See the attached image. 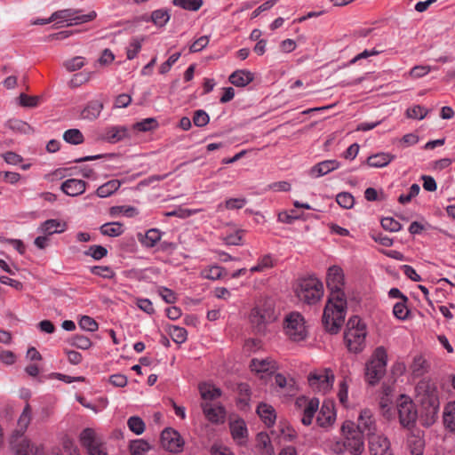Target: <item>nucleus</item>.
<instances>
[{
    "mask_svg": "<svg viewBox=\"0 0 455 455\" xmlns=\"http://www.w3.org/2000/svg\"><path fill=\"white\" fill-rule=\"evenodd\" d=\"M326 284L330 295L323 310V324L329 333L337 334L345 322L347 312L344 274L339 267L332 266L328 269Z\"/></svg>",
    "mask_w": 455,
    "mask_h": 455,
    "instance_id": "1",
    "label": "nucleus"
},
{
    "mask_svg": "<svg viewBox=\"0 0 455 455\" xmlns=\"http://www.w3.org/2000/svg\"><path fill=\"white\" fill-rule=\"evenodd\" d=\"M415 393L422 425L430 427L436 421L440 408L437 386L432 380L423 379L416 385Z\"/></svg>",
    "mask_w": 455,
    "mask_h": 455,
    "instance_id": "2",
    "label": "nucleus"
},
{
    "mask_svg": "<svg viewBox=\"0 0 455 455\" xmlns=\"http://www.w3.org/2000/svg\"><path fill=\"white\" fill-rule=\"evenodd\" d=\"M366 336V326L360 317H350L344 331V342L347 350L354 354L361 353L365 347Z\"/></svg>",
    "mask_w": 455,
    "mask_h": 455,
    "instance_id": "3",
    "label": "nucleus"
},
{
    "mask_svg": "<svg viewBox=\"0 0 455 455\" xmlns=\"http://www.w3.org/2000/svg\"><path fill=\"white\" fill-rule=\"evenodd\" d=\"M294 291L297 298L308 305L315 304L323 295V283L315 277L309 276L298 279Z\"/></svg>",
    "mask_w": 455,
    "mask_h": 455,
    "instance_id": "4",
    "label": "nucleus"
},
{
    "mask_svg": "<svg viewBox=\"0 0 455 455\" xmlns=\"http://www.w3.org/2000/svg\"><path fill=\"white\" fill-rule=\"evenodd\" d=\"M285 334L293 341L306 339L308 331L304 316L297 311L287 314L283 320Z\"/></svg>",
    "mask_w": 455,
    "mask_h": 455,
    "instance_id": "5",
    "label": "nucleus"
},
{
    "mask_svg": "<svg viewBox=\"0 0 455 455\" xmlns=\"http://www.w3.org/2000/svg\"><path fill=\"white\" fill-rule=\"evenodd\" d=\"M251 322L258 332H264L267 324L273 323L276 316L271 300L259 302L251 312Z\"/></svg>",
    "mask_w": 455,
    "mask_h": 455,
    "instance_id": "6",
    "label": "nucleus"
},
{
    "mask_svg": "<svg viewBox=\"0 0 455 455\" xmlns=\"http://www.w3.org/2000/svg\"><path fill=\"white\" fill-rule=\"evenodd\" d=\"M387 355L383 347L376 348L372 359L366 364L365 376L371 385H375L386 372Z\"/></svg>",
    "mask_w": 455,
    "mask_h": 455,
    "instance_id": "7",
    "label": "nucleus"
},
{
    "mask_svg": "<svg viewBox=\"0 0 455 455\" xmlns=\"http://www.w3.org/2000/svg\"><path fill=\"white\" fill-rule=\"evenodd\" d=\"M341 431L346 439L347 451L352 455L362 454L364 451V435L355 430V423L345 421L341 427Z\"/></svg>",
    "mask_w": 455,
    "mask_h": 455,
    "instance_id": "8",
    "label": "nucleus"
},
{
    "mask_svg": "<svg viewBox=\"0 0 455 455\" xmlns=\"http://www.w3.org/2000/svg\"><path fill=\"white\" fill-rule=\"evenodd\" d=\"M79 440L88 452V455H108L101 439L98 436L94 429L87 427L84 428L80 435Z\"/></svg>",
    "mask_w": 455,
    "mask_h": 455,
    "instance_id": "9",
    "label": "nucleus"
},
{
    "mask_svg": "<svg viewBox=\"0 0 455 455\" xmlns=\"http://www.w3.org/2000/svg\"><path fill=\"white\" fill-rule=\"evenodd\" d=\"M97 16L94 11L87 14H82L79 10L66 9L55 12L52 14V19L62 20L68 22V26L79 25L93 20Z\"/></svg>",
    "mask_w": 455,
    "mask_h": 455,
    "instance_id": "10",
    "label": "nucleus"
},
{
    "mask_svg": "<svg viewBox=\"0 0 455 455\" xmlns=\"http://www.w3.org/2000/svg\"><path fill=\"white\" fill-rule=\"evenodd\" d=\"M309 386L318 392L325 393L331 389L334 381V375L331 370L319 372H311L307 377Z\"/></svg>",
    "mask_w": 455,
    "mask_h": 455,
    "instance_id": "11",
    "label": "nucleus"
},
{
    "mask_svg": "<svg viewBox=\"0 0 455 455\" xmlns=\"http://www.w3.org/2000/svg\"><path fill=\"white\" fill-rule=\"evenodd\" d=\"M161 444L164 450L170 452L179 453L183 450L184 440L178 431L167 427L162 431Z\"/></svg>",
    "mask_w": 455,
    "mask_h": 455,
    "instance_id": "12",
    "label": "nucleus"
},
{
    "mask_svg": "<svg viewBox=\"0 0 455 455\" xmlns=\"http://www.w3.org/2000/svg\"><path fill=\"white\" fill-rule=\"evenodd\" d=\"M397 411L399 416L400 424L404 427H413L418 411L415 408V404L411 400H403L397 404Z\"/></svg>",
    "mask_w": 455,
    "mask_h": 455,
    "instance_id": "13",
    "label": "nucleus"
},
{
    "mask_svg": "<svg viewBox=\"0 0 455 455\" xmlns=\"http://www.w3.org/2000/svg\"><path fill=\"white\" fill-rule=\"evenodd\" d=\"M355 428L367 438L376 435L377 426L371 410L364 409L361 411Z\"/></svg>",
    "mask_w": 455,
    "mask_h": 455,
    "instance_id": "14",
    "label": "nucleus"
},
{
    "mask_svg": "<svg viewBox=\"0 0 455 455\" xmlns=\"http://www.w3.org/2000/svg\"><path fill=\"white\" fill-rule=\"evenodd\" d=\"M371 455H393L389 440L381 435H371L368 438Z\"/></svg>",
    "mask_w": 455,
    "mask_h": 455,
    "instance_id": "15",
    "label": "nucleus"
},
{
    "mask_svg": "<svg viewBox=\"0 0 455 455\" xmlns=\"http://www.w3.org/2000/svg\"><path fill=\"white\" fill-rule=\"evenodd\" d=\"M296 403L299 406H301L302 404H306L304 410H303V416L301 419V422L305 426H309L312 423L313 417L319 407V399L318 398H312L309 401H307L305 398H299L296 402Z\"/></svg>",
    "mask_w": 455,
    "mask_h": 455,
    "instance_id": "16",
    "label": "nucleus"
},
{
    "mask_svg": "<svg viewBox=\"0 0 455 455\" xmlns=\"http://www.w3.org/2000/svg\"><path fill=\"white\" fill-rule=\"evenodd\" d=\"M230 433L233 439L240 445L246 443L248 439V430L245 421L238 419L231 421L229 424Z\"/></svg>",
    "mask_w": 455,
    "mask_h": 455,
    "instance_id": "17",
    "label": "nucleus"
},
{
    "mask_svg": "<svg viewBox=\"0 0 455 455\" xmlns=\"http://www.w3.org/2000/svg\"><path fill=\"white\" fill-rule=\"evenodd\" d=\"M60 188L69 196H77L85 191L86 182L82 180L68 179L61 184Z\"/></svg>",
    "mask_w": 455,
    "mask_h": 455,
    "instance_id": "18",
    "label": "nucleus"
},
{
    "mask_svg": "<svg viewBox=\"0 0 455 455\" xmlns=\"http://www.w3.org/2000/svg\"><path fill=\"white\" fill-rule=\"evenodd\" d=\"M339 165V163L336 160H325L314 165L310 169L309 174L315 178L322 177L334 170H337Z\"/></svg>",
    "mask_w": 455,
    "mask_h": 455,
    "instance_id": "19",
    "label": "nucleus"
},
{
    "mask_svg": "<svg viewBox=\"0 0 455 455\" xmlns=\"http://www.w3.org/2000/svg\"><path fill=\"white\" fill-rule=\"evenodd\" d=\"M335 420V411L329 403H323L316 418L317 424L322 427H326L333 424Z\"/></svg>",
    "mask_w": 455,
    "mask_h": 455,
    "instance_id": "20",
    "label": "nucleus"
},
{
    "mask_svg": "<svg viewBox=\"0 0 455 455\" xmlns=\"http://www.w3.org/2000/svg\"><path fill=\"white\" fill-rule=\"evenodd\" d=\"M202 408L208 420L212 423L223 422L225 418V410L223 407H213L212 404L205 403L202 404Z\"/></svg>",
    "mask_w": 455,
    "mask_h": 455,
    "instance_id": "21",
    "label": "nucleus"
},
{
    "mask_svg": "<svg viewBox=\"0 0 455 455\" xmlns=\"http://www.w3.org/2000/svg\"><path fill=\"white\" fill-rule=\"evenodd\" d=\"M395 158V155L380 152L374 155L370 156L367 160L366 164L370 167L373 168H382L389 164Z\"/></svg>",
    "mask_w": 455,
    "mask_h": 455,
    "instance_id": "22",
    "label": "nucleus"
},
{
    "mask_svg": "<svg viewBox=\"0 0 455 455\" xmlns=\"http://www.w3.org/2000/svg\"><path fill=\"white\" fill-rule=\"evenodd\" d=\"M407 446L411 455H423L425 441L419 431L412 433L408 436Z\"/></svg>",
    "mask_w": 455,
    "mask_h": 455,
    "instance_id": "23",
    "label": "nucleus"
},
{
    "mask_svg": "<svg viewBox=\"0 0 455 455\" xmlns=\"http://www.w3.org/2000/svg\"><path fill=\"white\" fill-rule=\"evenodd\" d=\"M253 75L251 72L245 69H239L233 72L229 76V82L237 87H244L253 81Z\"/></svg>",
    "mask_w": 455,
    "mask_h": 455,
    "instance_id": "24",
    "label": "nucleus"
},
{
    "mask_svg": "<svg viewBox=\"0 0 455 455\" xmlns=\"http://www.w3.org/2000/svg\"><path fill=\"white\" fill-rule=\"evenodd\" d=\"M257 413L267 427H271L275 424L276 414L273 406L260 403L257 407Z\"/></svg>",
    "mask_w": 455,
    "mask_h": 455,
    "instance_id": "25",
    "label": "nucleus"
},
{
    "mask_svg": "<svg viewBox=\"0 0 455 455\" xmlns=\"http://www.w3.org/2000/svg\"><path fill=\"white\" fill-rule=\"evenodd\" d=\"M443 420L445 428L455 434V401L449 402L444 405Z\"/></svg>",
    "mask_w": 455,
    "mask_h": 455,
    "instance_id": "26",
    "label": "nucleus"
},
{
    "mask_svg": "<svg viewBox=\"0 0 455 455\" xmlns=\"http://www.w3.org/2000/svg\"><path fill=\"white\" fill-rule=\"evenodd\" d=\"M67 224L61 223L60 220L55 219L47 220L43 222L40 226V231L46 235H51L57 233H62L66 230Z\"/></svg>",
    "mask_w": 455,
    "mask_h": 455,
    "instance_id": "27",
    "label": "nucleus"
},
{
    "mask_svg": "<svg viewBox=\"0 0 455 455\" xmlns=\"http://www.w3.org/2000/svg\"><path fill=\"white\" fill-rule=\"evenodd\" d=\"M103 109V103L99 100L90 101L83 109L81 116L84 119L95 120Z\"/></svg>",
    "mask_w": 455,
    "mask_h": 455,
    "instance_id": "28",
    "label": "nucleus"
},
{
    "mask_svg": "<svg viewBox=\"0 0 455 455\" xmlns=\"http://www.w3.org/2000/svg\"><path fill=\"white\" fill-rule=\"evenodd\" d=\"M250 367L251 371L256 372H273L275 370V362L269 358L257 359L251 361Z\"/></svg>",
    "mask_w": 455,
    "mask_h": 455,
    "instance_id": "29",
    "label": "nucleus"
},
{
    "mask_svg": "<svg viewBox=\"0 0 455 455\" xmlns=\"http://www.w3.org/2000/svg\"><path fill=\"white\" fill-rule=\"evenodd\" d=\"M199 391L204 400L212 401L221 395V390L210 383L200 384Z\"/></svg>",
    "mask_w": 455,
    "mask_h": 455,
    "instance_id": "30",
    "label": "nucleus"
},
{
    "mask_svg": "<svg viewBox=\"0 0 455 455\" xmlns=\"http://www.w3.org/2000/svg\"><path fill=\"white\" fill-rule=\"evenodd\" d=\"M121 183L117 180H111L105 184L100 186L97 190L96 194L99 197H108L113 195L116 191L118 190L120 188Z\"/></svg>",
    "mask_w": 455,
    "mask_h": 455,
    "instance_id": "31",
    "label": "nucleus"
},
{
    "mask_svg": "<svg viewBox=\"0 0 455 455\" xmlns=\"http://www.w3.org/2000/svg\"><path fill=\"white\" fill-rule=\"evenodd\" d=\"M429 365L422 356H416L411 365V373L414 378H419L427 372Z\"/></svg>",
    "mask_w": 455,
    "mask_h": 455,
    "instance_id": "32",
    "label": "nucleus"
},
{
    "mask_svg": "<svg viewBox=\"0 0 455 455\" xmlns=\"http://www.w3.org/2000/svg\"><path fill=\"white\" fill-rule=\"evenodd\" d=\"M32 419V409L30 404L27 402L21 414L19 417L17 426L20 427V433H25L30 424Z\"/></svg>",
    "mask_w": 455,
    "mask_h": 455,
    "instance_id": "33",
    "label": "nucleus"
},
{
    "mask_svg": "<svg viewBox=\"0 0 455 455\" xmlns=\"http://www.w3.org/2000/svg\"><path fill=\"white\" fill-rule=\"evenodd\" d=\"M100 229L103 235L111 237L119 236L124 233L123 226L119 222L103 224Z\"/></svg>",
    "mask_w": 455,
    "mask_h": 455,
    "instance_id": "34",
    "label": "nucleus"
},
{
    "mask_svg": "<svg viewBox=\"0 0 455 455\" xmlns=\"http://www.w3.org/2000/svg\"><path fill=\"white\" fill-rule=\"evenodd\" d=\"M170 13L165 9H158L151 13L150 20L157 27L163 28L170 20Z\"/></svg>",
    "mask_w": 455,
    "mask_h": 455,
    "instance_id": "35",
    "label": "nucleus"
},
{
    "mask_svg": "<svg viewBox=\"0 0 455 455\" xmlns=\"http://www.w3.org/2000/svg\"><path fill=\"white\" fill-rule=\"evenodd\" d=\"M149 450H151V445L143 439L132 441L130 444L132 455H145Z\"/></svg>",
    "mask_w": 455,
    "mask_h": 455,
    "instance_id": "36",
    "label": "nucleus"
},
{
    "mask_svg": "<svg viewBox=\"0 0 455 455\" xmlns=\"http://www.w3.org/2000/svg\"><path fill=\"white\" fill-rule=\"evenodd\" d=\"M63 140L72 145L82 144L84 140L83 133L78 129L67 130L63 134Z\"/></svg>",
    "mask_w": 455,
    "mask_h": 455,
    "instance_id": "37",
    "label": "nucleus"
},
{
    "mask_svg": "<svg viewBox=\"0 0 455 455\" xmlns=\"http://www.w3.org/2000/svg\"><path fill=\"white\" fill-rule=\"evenodd\" d=\"M168 332L172 339L177 344H182L187 340L188 332L183 327L171 325Z\"/></svg>",
    "mask_w": 455,
    "mask_h": 455,
    "instance_id": "38",
    "label": "nucleus"
},
{
    "mask_svg": "<svg viewBox=\"0 0 455 455\" xmlns=\"http://www.w3.org/2000/svg\"><path fill=\"white\" fill-rule=\"evenodd\" d=\"M161 239V233L156 228L149 229L140 240L141 243L148 248L154 247Z\"/></svg>",
    "mask_w": 455,
    "mask_h": 455,
    "instance_id": "39",
    "label": "nucleus"
},
{
    "mask_svg": "<svg viewBox=\"0 0 455 455\" xmlns=\"http://www.w3.org/2000/svg\"><path fill=\"white\" fill-rule=\"evenodd\" d=\"M257 446L261 449L265 450L266 452L268 455L274 454V448L271 445L270 438L267 434L260 432L257 435Z\"/></svg>",
    "mask_w": 455,
    "mask_h": 455,
    "instance_id": "40",
    "label": "nucleus"
},
{
    "mask_svg": "<svg viewBox=\"0 0 455 455\" xmlns=\"http://www.w3.org/2000/svg\"><path fill=\"white\" fill-rule=\"evenodd\" d=\"M10 445L12 450L17 455H24L25 453L33 449V447H30L29 442L26 438H23L20 441H18L17 443L16 440L10 441Z\"/></svg>",
    "mask_w": 455,
    "mask_h": 455,
    "instance_id": "41",
    "label": "nucleus"
},
{
    "mask_svg": "<svg viewBox=\"0 0 455 455\" xmlns=\"http://www.w3.org/2000/svg\"><path fill=\"white\" fill-rule=\"evenodd\" d=\"M175 6L188 11H197L203 5V0H172Z\"/></svg>",
    "mask_w": 455,
    "mask_h": 455,
    "instance_id": "42",
    "label": "nucleus"
},
{
    "mask_svg": "<svg viewBox=\"0 0 455 455\" xmlns=\"http://www.w3.org/2000/svg\"><path fill=\"white\" fill-rule=\"evenodd\" d=\"M127 425L129 429L136 435H141L145 430V423L138 416L130 417Z\"/></svg>",
    "mask_w": 455,
    "mask_h": 455,
    "instance_id": "43",
    "label": "nucleus"
},
{
    "mask_svg": "<svg viewBox=\"0 0 455 455\" xmlns=\"http://www.w3.org/2000/svg\"><path fill=\"white\" fill-rule=\"evenodd\" d=\"M128 130L124 126H115L108 130V138L112 142H116L127 136Z\"/></svg>",
    "mask_w": 455,
    "mask_h": 455,
    "instance_id": "44",
    "label": "nucleus"
},
{
    "mask_svg": "<svg viewBox=\"0 0 455 455\" xmlns=\"http://www.w3.org/2000/svg\"><path fill=\"white\" fill-rule=\"evenodd\" d=\"M336 202L344 209H351L355 204V198L348 192H341L337 195Z\"/></svg>",
    "mask_w": 455,
    "mask_h": 455,
    "instance_id": "45",
    "label": "nucleus"
},
{
    "mask_svg": "<svg viewBox=\"0 0 455 455\" xmlns=\"http://www.w3.org/2000/svg\"><path fill=\"white\" fill-rule=\"evenodd\" d=\"M69 344L77 348L85 350L92 346V341L86 336L76 334L70 339Z\"/></svg>",
    "mask_w": 455,
    "mask_h": 455,
    "instance_id": "46",
    "label": "nucleus"
},
{
    "mask_svg": "<svg viewBox=\"0 0 455 455\" xmlns=\"http://www.w3.org/2000/svg\"><path fill=\"white\" fill-rule=\"evenodd\" d=\"M428 111L427 108L420 105L413 106L406 110V116L411 119L422 120L426 117Z\"/></svg>",
    "mask_w": 455,
    "mask_h": 455,
    "instance_id": "47",
    "label": "nucleus"
},
{
    "mask_svg": "<svg viewBox=\"0 0 455 455\" xmlns=\"http://www.w3.org/2000/svg\"><path fill=\"white\" fill-rule=\"evenodd\" d=\"M84 254L99 260L107 256L108 250L102 245H92L84 251Z\"/></svg>",
    "mask_w": 455,
    "mask_h": 455,
    "instance_id": "48",
    "label": "nucleus"
},
{
    "mask_svg": "<svg viewBox=\"0 0 455 455\" xmlns=\"http://www.w3.org/2000/svg\"><path fill=\"white\" fill-rule=\"evenodd\" d=\"M92 274L101 276L106 279H112L115 277L116 273L110 267L108 266H94L91 267Z\"/></svg>",
    "mask_w": 455,
    "mask_h": 455,
    "instance_id": "49",
    "label": "nucleus"
},
{
    "mask_svg": "<svg viewBox=\"0 0 455 455\" xmlns=\"http://www.w3.org/2000/svg\"><path fill=\"white\" fill-rule=\"evenodd\" d=\"M158 126V123L155 118L148 117L134 124V129L140 132H148L156 129Z\"/></svg>",
    "mask_w": 455,
    "mask_h": 455,
    "instance_id": "50",
    "label": "nucleus"
},
{
    "mask_svg": "<svg viewBox=\"0 0 455 455\" xmlns=\"http://www.w3.org/2000/svg\"><path fill=\"white\" fill-rule=\"evenodd\" d=\"M432 69L433 68L427 65L415 66L410 70L409 76L412 79L421 78L427 76ZM434 69H436V68H434Z\"/></svg>",
    "mask_w": 455,
    "mask_h": 455,
    "instance_id": "51",
    "label": "nucleus"
},
{
    "mask_svg": "<svg viewBox=\"0 0 455 455\" xmlns=\"http://www.w3.org/2000/svg\"><path fill=\"white\" fill-rule=\"evenodd\" d=\"M78 324L81 329L91 332L96 331L99 328L97 322L88 315L82 316Z\"/></svg>",
    "mask_w": 455,
    "mask_h": 455,
    "instance_id": "52",
    "label": "nucleus"
},
{
    "mask_svg": "<svg viewBox=\"0 0 455 455\" xmlns=\"http://www.w3.org/2000/svg\"><path fill=\"white\" fill-rule=\"evenodd\" d=\"M142 39L133 38L127 47L126 54L128 60H133L141 49Z\"/></svg>",
    "mask_w": 455,
    "mask_h": 455,
    "instance_id": "53",
    "label": "nucleus"
},
{
    "mask_svg": "<svg viewBox=\"0 0 455 455\" xmlns=\"http://www.w3.org/2000/svg\"><path fill=\"white\" fill-rule=\"evenodd\" d=\"M210 122L209 115L202 109L196 110L194 113L193 123L197 127H204Z\"/></svg>",
    "mask_w": 455,
    "mask_h": 455,
    "instance_id": "54",
    "label": "nucleus"
},
{
    "mask_svg": "<svg viewBox=\"0 0 455 455\" xmlns=\"http://www.w3.org/2000/svg\"><path fill=\"white\" fill-rule=\"evenodd\" d=\"M393 314L396 318L405 320L409 315V309L407 308L406 302L403 300L395 303L393 307Z\"/></svg>",
    "mask_w": 455,
    "mask_h": 455,
    "instance_id": "55",
    "label": "nucleus"
},
{
    "mask_svg": "<svg viewBox=\"0 0 455 455\" xmlns=\"http://www.w3.org/2000/svg\"><path fill=\"white\" fill-rule=\"evenodd\" d=\"M381 226L385 230L397 232L401 230L402 225L391 217H386L381 220Z\"/></svg>",
    "mask_w": 455,
    "mask_h": 455,
    "instance_id": "56",
    "label": "nucleus"
},
{
    "mask_svg": "<svg viewBox=\"0 0 455 455\" xmlns=\"http://www.w3.org/2000/svg\"><path fill=\"white\" fill-rule=\"evenodd\" d=\"M39 97L29 96L25 93H20L19 96L20 105L25 108H35L38 105Z\"/></svg>",
    "mask_w": 455,
    "mask_h": 455,
    "instance_id": "57",
    "label": "nucleus"
},
{
    "mask_svg": "<svg viewBox=\"0 0 455 455\" xmlns=\"http://www.w3.org/2000/svg\"><path fill=\"white\" fill-rule=\"evenodd\" d=\"M420 188L418 184H412L409 189L407 195H401L398 197V202L402 204H405L411 201L412 198L417 196L419 193Z\"/></svg>",
    "mask_w": 455,
    "mask_h": 455,
    "instance_id": "58",
    "label": "nucleus"
},
{
    "mask_svg": "<svg viewBox=\"0 0 455 455\" xmlns=\"http://www.w3.org/2000/svg\"><path fill=\"white\" fill-rule=\"evenodd\" d=\"M84 65V58L76 56L69 60L64 62V67L69 72H73L82 68Z\"/></svg>",
    "mask_w": 455,
    "mask_h": 455,
    "instance_id": "59",
    "label": "nucleus"
},
{
    "mask_svg": "<svg viewBox=\"0 0 455 455\" xmlns=\"http://www.w3.org/2000/svg\"><path fill=\"white\" fill-rule=\"evenodd\" d=\"M243 230H236L235 233L226 235L223 238L227 245H240L242 244Z\"/></svg>",
    "mask_w": 455,
    "mask_h": 455,
    "instance_id": "60",
    "label": "nucleus"
},
{
    "mask_svg": "<svg viewBox=\"0 0 455 455\" xmlns=\"http://www.w3.org/2000/svg\"><path fill=\"white\" fill-rule=\"evenodd\" d=\"M209 44V37L203 36L196 39L189 47L190 52H198L204 49Z\"/></svg>",
    "mask_w": 455,
    "mask_h": 455,
    "instance_id": "61",
    "label": "nucleus"
},
{
    "mask_svg": "<svg viewBox=\"0 0 455 455\" xmlns=\"http://www.w3.org/2000/svg\"><path fill=\"white\" fill-rule=\"evenodd\" d=\"M271 267H272L271 257L269 255H265L259 259V262L256 266L252 267L250 270H251V272H261V271L265 270L266 268H268Z\"/></svg>",
    "mask_w": 455,
    "mask_h": 455,
    "instance_id": "62",
    "label": "nucleus"
},
{
    "mask_svg": "<svg viewBox=\"0 0 455 455\" xmlns=\"http://www.w3.org/2000/svg\"><path fill=\"white\" fill-rule=\"evenodd\" d=\"M247 201L245 198H230L225 202V206L228 210L242 209Z\"/></svg>",
    "mask_w": 455,
    "mask_h": 455,
    "instance_id": "63",
    "label": "nucleus"
},
{
    "mask_svg": "<svg viewBox=\"0 0 455 455\" xmlns=\"http://www.w3.org/2000/svg\"><path fill=\"white\" fill-rule=\"evenodd\" d=\"M63 449L68 455H80L77 446L71 439L67 438L63 441Z\"/></svg>",
    "mask_w": 455,
    "mask_h": 455,
    "instance_id": "64",
    "label": "nucleus"
}]
</instances>
